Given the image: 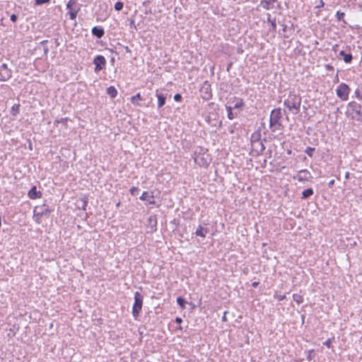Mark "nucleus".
<instances>
[{
	"label": "nucleus",
	"mask_w": 362,
	"mask_h": 362,
	"mask_svg": "<svg viewBox=\"0 0 362 362\" xmlns=\"http://www.w3.org/2000/svg\"><path fill=\"white\" fill-rule=\"evenodd\" d=\"M301 100V96L299 94L294 91H290L284 101V105L290 112L297 115L300 110Z\"/></svg>",
	"instance_id": "obj_1"
},
{
	"label": "nucleus",
	"mask_w": 362,
	"mask_h": 362,
	"mask_svg": "<svg viewBox=\"0 0 362 362\" xmlns=\"http://www.w3.org/2000/svg\"><path fill=\"white\" fill-rule=\"evenodd\" d=\"M346 115L351 119L362 123V105L356 101H351L347 105Z\"/></svg>",
	"instance_id": "obj_2"
},
{
	"label": "nucleus",
	"mask_w": 362,
	"mask_h": 362,
	"mask_svg": "<svg viewBox=\"0 0 362 362\" xmlns=\"http://www.w3.org/2000/svg\"><path fill=\"white\" fill-rule=\"evenodd\" d=\"M281 117L282 113L281 108H276L272 110L269 118V127L272 129V132H275L281 127L279 120Z\"/></svg>",
	"instance_id": "obj_3"
},
{
	"label": "nucleus",
	"mask_w": 362,
	"mask_h": 362,
	"mask_svg": "<svg viewBox=\"0 0 362 362\" xmlns=\"http://www.w3.org/2000/svg\"><path fill=\"white\" fill-rule=\"evenodd\" d=\"M52 210L46 204L36 206L33 209V218L37 223H40V218L44 216H48Z\"/></svg>",
	"instance_id": "obj_4"
},
{
	"label": "nucleus",
	"mask_w": 362,
	"mask_h": 362,
	"mask_svg": "<svg viewBox=\"0 0 362 362\" xmlns=\"http://www.w3.org/2000/svg\"><path fill=\"white\" fill-rule=\"evenodd\" d=\"M134 303L132 307V315L136 319L139 316L142 309L144 296L141 293L136 291L134 293Z\"/></svg>",
	"instance_id": "obj_5"
},
{
	"label": "nucleus",
	"mask_w": 362,
	"mask_h": 362,
	"mask_svg": "<svg viewBox=\"0 0 362 362\" xmlns=\"http://www.w3.org/2000/svg\"><path fill=\"white\" fill-rule=\"evenodd\" d=\"M349 86L345 83H341L336 89V94L341 100L346 101L349 99L350 93Z\"/></svg>",
	"instance_id": "obj_6"
},
{
	"label": "nucleus",
	"mask_w": 362,
	"mask_h": 362,
	"mask_svg": "<svg viewBox=\"0 0 362 362\" xmlns=\"http://www.w3.org/2000/svg\"><path fill=\"white\" fill-rule=\"evenodd\" d=\"M93 63L95 65L94 71L98 73L105 68L106 59L103 55H97L93 59Z\"/></svg>",
	"instance_id": "obj_7"
},
{
	"label": "nucleus",
	"mask_w": 362,
	"mask_h": 362,
	"mask_svg": "<svg viewBox=\"0 0 362 362\" xmlns=\"http://www.w3.org/2000/svg\"><path fill=\"white\" fill-rule=\"evenodd\" d=\"M12 70L5 63L0 65V81H7L12 77Z\"/></svg>",
	"instance_id": "obj_8"
},
{
	"label": "nucleus",
	"mask_w": 362,
	"mask_h": 362,
	"mask_svg": "<svg viewBox=\"0 0 362 362\" xmlns=\"http://www.w3.org/2000/svg\"><path fill=\"white\" fill-rule=\"evenodd\" d=\"M66 8L69 10L67 15L69 16L70 19L75 20L76 18L78 11L81 9V5L67 3L66 4Z\"/></svg>",
	"instance_id": "obj_9"
},
{
	"label": "nucleus",
	"mask_w": 362,
	"mask_h": 362,
	"mask_svg": "<svg viewBox=\"0 0 362 362\" xmlns=\"http://www.w3.org/2000/svg\"><path fill=\"white\" fill-rule=\"evenodd\" d=\"M204 149L202 148H199V152L195 151L194 152V161L199 166H207L208 162L207 160L204 157V153H202Z\"/></svg>",
	"instance_id": "obj_10"
},
{
	"label": "nucleus",
	"mask_w": 362,
	"mask_h": 362,
	"mask_svg": "<svg viewBox=\"0 0 362 362\" xmlns=\"http://www.w3.org/2000/svg\"><path fill=\"white\" fill-rule=\"evenodd\" d=\"M310 178H312V175L307 169L299 170L294 176V179H297L299 182L308 181Z\"/></svg>",
	"instance_id": "obj_11"
},
{
	"label": "nucleus",
	"mask_w": 362,
	"mask_h": 362,
	"mask_svg": "<svg viewBox=\"0 0 362 362\" xmlns=\"http://www.w3.org/2000/svg\"><path fill=\"white\" fill-rule=\"evenodd\" d=\"M139 199L142 201L147 202L148 204H155L154 196L153 192L151 194L148 192H144Z\"/></svg>",
	"instance_id": "obj_12"
},
{
	"label": "nucleus",
	"mask_w": 362,
	"mask_h": 362,
	"mask_svg": "<svg viewBox=\"0 0 362 362\" xmlns=\"http://www.w3.org/2000/svg\"><path fill=\"white\" fill-rule=\"evenodd\" d=\"M28 196L30 199H36L42 197V193L37 190L36 186H33L32 188L28 191Z\"/></svg>",
	"instance_id": "obj_13"
},
{
	"label": "nucleus",
	"mask_w": 362,
	"mask_h": 362,
	"mask_svg": "<svg viewBox=\"0 0 362 362\" xmlns=\"http://www.w3.org/2000/svg\"><path fill=\"white\" fill-rule=\"evenodd\" d=\"M201 92L203 93L202 98L204 100H208L211 98L212 93L211 90V86L209 84H206L204 86L202 89Z\"/></svg>",
	"instance_id": "obj_14"
},
{
	"label": "nucleus",
	"mask_w": 362,
	"mask_h": 362,
	"mask_svg": "<svg viewBox=\"0 0 362 362\" xmlns=\"http://www.w3.org/2000/svg\"><path fill=\"white\" fill-rule=\"evenodd\" d=\"M156 95L158 98V108L160 109L165 104L167 94L159 93L158 90H156Z\"/></svg>",
	"instance_id": "obj_15"
},
{
	"label": "nucleus",
	"mask_w": 362,
	"mask_h": 362,
	"mask_svg": "<svg viewBox=\"0 0 362 362\" xmlns=\"http://www.w3.org/2000/svg\"><path fill=\"white\" fill-rule=\"evenodd\" d=\"M92 35L97 38H101L105 35L104 29L100 26H94L91 30Z\"/></svg>",
	"instance_id": "obj_16"
},
{
	"label": "nucleus",
	"mask_w": 362,
	"mask_h": 362,
	"mask_svg": "<svg viewBox=\"0 0 362 362\" xmlns=\"http://www.w3.org/2000/svg\"><path fill=\"white\" fill-rule=\"evenodd\" d=\"M253 151H256L257 154L262 153L265 150V146L262 141L251 144Z\"/></svg>",
	"instance_id": "obj_17"
},
{
	"label": "nucleus",
	"mask_w": 362,
	"mask_h": 362,
	"mask_svg": "<svg viewBox=\"0 0 362 362\" xmlns=\"http://www.w3.org/2000/svg\"><path fill=\"white\" fill-rule=\"evenodd\" d=\"M339 56H341L346 64H351L354 59L353 55L351 53H346L344 50L339 52Z\"/></svg>",
	"instance_id": "obj_18"
},
{
	"label": "nucleus",
	"mask_w": 362,
	"mask_h": 362,
	"mask_svg": "<svg viewBox=\"0 0 362 362\" xmlns=\"http://www.w3.org/2000/svg\"><path fill=\"white\" fill-rule=\"evenodd\" d=\"M208 233L209 229L207 228H203L201 225H199L195 231V235L202 238H205Z\"/></svg>",
	"instance_id": "obj_19"
},
{
	"label": "nucleus",
	"mask_w": 362,
	"mask_h": 362,
	"mask_svg": "<svg viewBox=\"0 0 362 362\" xmlns=\"http://www.w3.org/2000/svg\"><path fill=\"white\" fill-rule=\"evenodd\" d=\"M226 109L227 111V117L228 119L231 120L238 117V114L237 112H233V107L232 106L226 105Z\"/></svg>",
	"instance_id": "obj_20"
},
{
	"label": "nucleus",
	"mask_w": 362,
	"mask_h": 362,
	"mask_svg": "<svg viewBox=\"0 0 362 362\" xmlns=\"http://www.w3.org/2000/svg\"><path fill=\"white\" fill-rule=\"evenodd\" d=\"M107 94L112 99L115 98L118 94L117 90L115 86H111L107 88Z\"/></svg>",
	"instance_id": "obj_21"
},
{
	"label": "nucleus",
	"mask_w": 362,
	"mask_h": 362,
	"mask_svg": "<svg viewBox=\"0 0 362 362\" xmlns=\"http://www.w3.org/2000/svg\"><path fill=\"white\" fill-rule=\"evenodd\" d=\"M143 98L140 94V93H138L135 95L132 96L131 98V103L136 106H140L141 104L139 103L140 100H142Z\"/></svg>",
	"instance_id": "obj_22"
},
{
	"label": "nucleus",
	"mask_w": 362,
	"mask_h": 362,
	"mask_svg": "<svg viewBox=\"0 0 362 362\" xmlns=\"http://www.w3.org/2000/svg\"><path fill=\"white\" fill-rule=\"evenodd\" d=\"M262 141L261 140V132L259 130L255 131L252 135H251V144L255 143L257 141Z\"/></svg>",
	"instance_id": "obj_23"
},
{
	"label": "nucleus",
	"mask_w": 362,
	"mask_h": 362,
	"mask_svg": "<svg viewBox=\"0 0 362 362\" xmlns=\"http://www.w3.org/2000/svg\"><path fill=\"white\" fill-rule=\"evenodd\" d=\"M314 194V191L312 188H308L303 191L302 199H307Z\"/></svg>",
	"instance_id": "obj_24"
},
{
	"label": "nucleus",
	"mask_w": 362,
	"mask_h": 362,
	"mask_svg": "<svg viewBox=\"0 0 362 362\" xmlns=\"http://www.w3.org/2000/svg\"><path fill=\"white\" fill-rule=\"evenodd\" d=\"M245 106V103L242 98H237V102L235 103L233 107V109L239 110L242 111L243 107Z\"/></svg>",
	"instance_id": "obj_25"
},
{
	"label": "nucleus",
	"mask_w": 362,
	"mask_h": 362,
	"mask_svg": "<svg viewBox=\"0 0 362 362\" xmlns=\"http://www.w3.org/2000/svg\"><path fill=\"white\" fill-rule=\"evenodd\" d=\"M267 21L270 23L272 25V30L276 31V18L272 19L271 15L269 13H267Z\"/></svg>",
	"instance_id": "obj_26"
},
{
	"label": "nucleus",
	"mask_w": 362,
	"mask_h": 362,
	"mask_svg": "<svg viewBox=\"0 0 362 362\" xmlns=\"http://www.w3.org/2000/svg\"><path fill=\"white\" fill-rule=\"evenodd\" d=\"M354 96L362 101V84L359 86L354 91Z\"/></svg>",
	"instance_id": "obj_27"
},
{
	"label": "nucleus",
	"mask_w": 362,
	"mask_h": 362,
	"mask_svg": "<svg viewBox=\"0 0 362 362\" xmlns=\"http://www.w3.org/2000/svg\"><path fill=\"white\" fill-rule=\"evenodd\" d=\"M177 303L180 305V307L182 309L185 308V305L187 303V301L186 300L182 297V296H179L177 298Z\"/></svg>",
	"instance_id": "obj_28"
},
{
	"label": "nucleus",
	"mask_w": 362,
	"mask_h": 362,
	"mask_svg": "<svg viewBox=\"0 0 362 362\" xmlns=\"http://www.w3.org/2000/svg\"><path fill=\"white\" fill-rule=\"evenodd\" d=\"M293 299L295 302H296L298 305L303 302V297L298 293L293 294Z\"/></svg>",
	"instance_id": "obj_29"
},
{
	"label": "nucleus",
	"mask_w": 362,
	"mask_h": 362,
	"mask_svg": "<svg viewBox=\"0 0 362 362\" xmlns=\"http://www.w3.org/2000/svg\"><path fill=\"white\" fill-rule=\"evenodd\" d=\"M260 6H262L264 9L269 10L271 8V1L268 0H262Z\"/></svg>",
	"instance_id": "obj_30"
},
{
	"label": "nucleus",
	"mask_w": 362,
	"mask_h": 362,
	"mask_svg": "<svg viewBox=\"0 0 362 362\" xmlns=\"http://www.w3.org/2000/svg\"><path fill=\"white\" fill-rule=\"evenodd\" d=\"M315 148L313 147H307L305 150V153L310 158L313 157V152L315 151Z\"/></svg>",
	"instance_id": "obj_31"
},
{
	"label": "nucleus",
	"mask_w": 362,
	"mask_h": 362,
	"mask_svg": "<svg viewBox=\"0 0 362 362\" xmlns=\"http://www.w3.org/2000/svg\"><path fill=\"white\" fill-rule=\"evenodd\" d=\"M20 105L15 104L11 107V113L13 115H16L19 112Z\"/></svg>",
	"instance_id": "obj_32"
},
{
	"label": "nucleus",
	"mask_w": 362,
	"mask_h": 362,
	"mask_svg": "<svg viewBox=\"0 0 362 362\" xmlns=\"http://www.w3.org/2000/svg\"><path fill=\"white\" fill-rule=\"evenodd\" d=\"M115 9L117 11H120L122 10L123 7H124V3L122 2V1H117L115 3Z\"/></svg>",
	"instance_id": "obj_33"
},
{
	"label": "nucleus",
	"mask_w": 362,
	"mask_h": 362,
	"mask_svg": "<svg viewBox=\"0 0 362 362\" xmlns=\"http://www.w3.org/2000/svg\"><path fill=\"white\" fill-rule=\"evenodd\" d=\"M130 194L132 196H136L139 192V189L137 187H132L129 189Z\"/></svg>",
	"instance_id": "obj_34"
},
{
	"label": "nucleus",
	"mask_w": 362,
	"mask_h": 362,
	"mask_svg": "<svg viewBox=\"0 0 362 362\" xmlns=\"http://www.w3.org/2000/svg\"><path fill=\"white\" fill-rule=\"evenodd\" d=\"M35 4L37 6H40L45 4H49L51 0H34Z\"/></svg>",
	"instance_id": "obj_35"
},
{
	"label": "nucleus",
	"mask_w": 362,
	"mask_h": 362,
	"mask_svg": "<svg viewBox=\"0 0 362 362\" xmlns=\"http://www.w3.org/2000/svg\"><path fill=\"white\" fill-rule=\"evenodd\" d=\"M345 16V13L344 12H341L340 11H338L336 13V17L339 21H341L343 20L344 17Z\"/></svg>",
	"instance_id": "obj_36"
},
{
	"label": "nucleus",
	"mask_w": 362,
	"mask_h": 362,
	"mask_svg": "<svg viewBox=\"0 0 362 362\" xmlns=\"http://www.w3.org/2000/svg\"><path fill=\"white\" fill-rule=\"evenodd\" d=\"M332 344V339H327L325 341L323 342V345L327 346V348H330Z\"/></svg>",
	"instance_id": "obj_37"
},
{
	"label": "nucleus",
	"mask_w": 362,
	"mask_h": 362,
	"mask_svg": "<svg viewBox=\"0 0 362 362\" xmlns=\"http://www.w3.org/2000/svg\"><path fill=\"white\" fill-rule=\"evenodd\" d=\"M182 99V97L181 95V94L180 93H176L175 95H174V100L176 101V102H180Z\"/></svg>",
	"instance_id": "obj_38"
},
{
	"label": "nucleus",
	"mask_w": 362,
	"mask_h": 362,
	"mask_svg": "<svg viewBox=\"0 0 362 362\" xmlns=\"http://www.w3.org/2000/svg\"><path fill=\"white\" fill-rule=\"evenodd\" d=\"M10 19L12 22L15 23L18 20V16L15 13H13L12 15H11Z\"/></svg>",
	"instance_id": "obj_39"
},
{
	"label": "nucleus",
	"mask_w": 362,
	"mask_h": 362,
	"mask_svg": "<svg viewBox=\"0 0 362 362\" xmlns=\"http://www.w3.org/2000/svg\"><path fill=\"white\" fill-rule=\"evenodd\" d=\"M325 69L328 71H334V66L331 64H326Z\"/></svg>",
	"instance_id": "obj_40"
},
{
	"label": "nucleus",
	"mask_w": 362,
	"mask_h": 362,
	"mask_svg": "<svg viewBox=\"0 0 362 362\" xmlns=\"http://www.w3.org/2000/svg\"><path fill=\"white\" fill-rule=\"evenodd\" d=\"M148 221H149V223H151L152 221H153L155 226H156L157 221H156V218L155 216H151L148 218Z\"/></svg>",
	"instance_id": "obj_41"
},
{
	"label": "nucleus",
	"mask_w": 362,
	"mask_h": 362,
	"mask_svg": "<svg viewBox=\"0 0 362 362\" xmlns=\"http://www.w3.org/2000/svg\"><path fill=\"white\" fill-rule=\"evenodd\" d=\"M325 6V3L322 0L319 1V4L315 6V8H320Z\"/></svg>",
	"instance_id": "obj_42"
},
{
	"label": "nucleus",
	"mask_w": 362,
	"mask_h": 362,
	"mask_svg": "<svg viewBox=\"0 0 362 362\" xmlns=\"http://www.w3.org/2000/svg\"><path fill=\"white\" fill-rule=\"evenodd\" d=\"M87 204H88V201L86 199H83V204H82V206H81V209L84 211L86 210V206H87Z\"/></svg>",
	"instance_id": "obj_43"
},
{
	"label": "nucleus",
	"mask_w": 362,
	"mask_h": 362,
	"mask_svg": "<svg viewBox=\"0 0 362 362\" xmlns=\"http://www.w3.org/2000/svg\"><path fill=\"white\" fill-rule=\"evenodd\" d=\"M43 51H44V55L47 57V54H48V52H49V48L47 46H45L43 47Z\"/></svg>",
	"instance_id": "obj_44"
},
{
	"label": "nucleus",
	"mask_w": 362,
	"mask_h": 362,
	"mask_svg": "<svg viewBox=\"0 0 362 362\" xmlns=\"http://www.w3.org/2000/svg\"><path fill=\"white\" fill-rule=\"evenodd\" d=\"M175 322L177 324H181L182 322V319L181 317H177L175 320Z\"/></svg>",
	"instance_id": "obj_45"
},
{
	"label": "nucleus",
	"mask_w": 362,
	"mask_h": 362,
	"mask_svg": "<svg viewBox=\"0 0 362 362\" xmlns=\"http://www.w3.org/2000/svg\"><path fill=\"white\" fill-rule=\"evenodd\" d=\"M48 43V40H42L40 42V45L43 46V47L45 46H47V44Z\"/></svg>",
	"instance_id": "obj_46"
},
{
	"label": "nucleus",
	"mask_w": 362,
	"mask_h": 362,
	"mask_svg": "<svg viewBox=\"0 0 362 362\" xmlns=\"http://www.w3.org/2000/svg\"><path fill=\"white\" fill-rule=\"evenodd\" d=\"M259 284V283L258 281H254V282L252 283V286L253 288H257Z\"/></svg>",
	"instance_id": "obj_47"
},
{
	"label": "nucleus",
	"mask_w": 362,
	"mask_h": 362,
	"mask_svg": "<svg viewBox=\"0 0 362 362\" xmlns=\"http://www.w3.org/2000/svg\"><path fill=\"white\" fill-rule=\"evenodd\" d=\"M285 298H286V295H280V296H279V297H278V300H284Z\"/></svg>",
	"instance_id": "obj_48"
},
{
	"label": "nucleus",
	"mask_w": 362,
	"mask_h": 362,
	"mask_svg": "<svg viewBox=\"0 0 362 362\" xmlns=\"http://www.w3.org/2000/svg\"><path fill=\"white\" fill-rule=\"evenodd\" d=\"M68 3H71V4H78L77 3V0H69V1H68Z\"/></svg>",
	"instance_id": "obj_49"
},
{
	"label": "nucleus",
	"mask_w": 362,
	"mask_h": 362,
	"mask_svg": "<svg viewBox=\"0 0 362 362\" xmlns=\"http://www.w3.org/2000/svg\"><path fill=\"white\" fill-rule=\"evenodd\" d=\"M226 313L227 312H225L224 314H223V316L222 317V320L223 321H226L227 320V318H226Z\"/></svg>",
	"instance_id": "obj_50"
},
{
	"label": "nucleus",
	"mask_w": 362,
	"mask_h": 362,
	"mask_svg": "<svg viewBox=\"0 0 362 362\" xmlns=\"http://www.w3.org/2000/svg\"><path fill=\"white\" fill-rule=\"evenodd\" d=\"M350 173L349 172H346L345 174V178L348 180L349 178Z\"/></svg>",
	"instance_id": "obj_51"
},
{
	"label": "nucleus",
	"mask_w": 362,
	"mask_h": 362,
	"mask_svg": "<svg viewBox=\"0 0 362 362\" xmlns=\"http://www.w3.org/2000/svg\"><path fill=\"white\" fill-rule=\"evenodd\" d=\"M334 180H332L331 181H329V186L331 187L334 185Z\"/></svg>",
	"instance_id": "obj_52"
},
{
	"label": "nucleus",
	"mask_w": 362,
	"mask_h": 362,
	"mask_svg": "<svg viewBox=\"0 0 362 362\" xmlns=\"http://www.w3.org/2000/svg\"><path fill=\"white\" fill-rule=\"evenodd\" d=\"M131 26H134V28H136V26L134 25V22L133 21L131 22Z\"/></svg>",
	"instance_id": "obj_53"
},
{
	"label": "nucleus",
	"mask_w": 362,
	"mask_h": 362,
	"mask_svg": "<svg viewBox=\"0 0 362 362\" xmlns=\"http://www.w3.org/2000/svg\"><path fill=\"white\" fill-rule=\"evenodd\" d=\"M231 66V64H228V67H227V70L228 71L230 67Z\"/></svg>",
	"instance_id": "obj_54"
},
{
	"label": "nucleus",
	"mask_w": 362,
	"mask_h": 362,
	"mask_svg": "<svg viewBox=\"0 0 362 362\" xmlns=\"http://www.w3.org/2000/svg\"><path fill=\"white\" fill-rule=\"evenodd\" d=\"M126 50H127V52H130V49H129L128 47H126Z\"/></svg>",
	"instance_id": "obj_55"
},
{
	"label": "nucleus",
	"mask_w": 362,
	"mask_h": 362,
	"mask_svg": "<svg viewBox=\"0 0 362 362\" xmlns=\"http://www.w3.org/2000/svg\"><path fill=\"white\" fill-rule=\"evenodd\" d=\"M56 44H57V46L59 45V43L57 42V40H56Z\"/></svg>",
	"instance_id": "obj_56"
},
{
	"label": "nucleus",
	"mask_w": 362,
	"mask_h": 362,
	"mask_svg": "<svg viewBox=\"0 0 362 362\" xmlns=\"http://www.w3.org/2000/svg\"><path fill=\"white\" fill-rule=\"evenodd\" d=\"M277 0H270L271 3L272 2H276Z\"/></svg>",
	"instance_id": "obj_57"
},
{
	"label": "nucleus",
	"mask_w": 362,
	"mask_h": 362,
	"mask_svg": "<svg viewBox=\"0 0 362 362\" xmlns=\"http://www.w3.org/2000/svg\"><path fill=\"white\" fill-rule=\"evenodd\" d=\"M339 80V77H338V75L337 74V78H335V81H338Z\"/></svg>",
	"instance_id": "obj_58"
},
{
	"label": "nucleus",
	"mask_w": 362,
	"mask_h": 362,
	"mask_svg": "<svg viewBox=\"0 0 362 362\" xmlns=\"http://www.w3.org/2000/svg\"><path fill=\"white\" fill-rule=\"evenodd\" d=\"M339 80V77H338V75L337 74V78H335V81H338Z\"/></svg>",
	"instance_id": "obj_59"
},
{
	"label": "nucleus",
	"mask_w": 362,
	"mask_h": 362,
	"mask_svg": "<svg viewBox=\"0 0 362 362\" xmlns=\"http://www.w3.org/2000/svg\"><path fill=\"white\" fill-rule=\"evenodd\" d=\"M308 359H310V355L308 356Z\"/></svg>",
	"instance_id": "obj_60"
}]
</instances>
